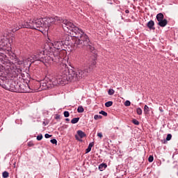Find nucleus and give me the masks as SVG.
<instances>
[{
  "instance_id": "obj_1",
  "label": "nucleus",
  "mask_w": 178,
  "mask_h": 178,
  "mask_svg": "<svg viewBox=\"0 0 178 178\" xmlns=\"http://www.w3.org/2000/svg\"><path fill=\"white\" fill-rule=\"evenodd\" d=\"M67 45H69V40H58L54 41V43L49 42L45 43V49L50 51V52L57 51L61 59L57 63L59 72L56 76L57 83L61 84V86L68 84L70 81H76V80H81V79L87 77L90 72L95 69V65H97L95 57H94L93 58H90L88 67L78 69L76 70L69 69L67 65L63 62V57H62V53H60V51H65V48Z\"/></svg>"
},
{
  "instance_id": "obj_2",
  "label": "nucleus",
  "mask_w": 178,
  "mask_h": 178,
  "mask_svg": "<svg viewBox=\"0 0 178 178\" xmlns=\"http://www.w3.org/2000/svg\"><path fill=\"white\" fill-rule=\"evenodd\" d=\"M60 23H62L64 31L69 33L74 37V47L76 48L86 47V49H89L90 52H94V51H95V48L90 41L88 35H87L83 30L74 26L73 23L67 19H63L59 17L43 18V31H48L51 26L53 24H59Z\"/></svg>"
},
{
  "instance_id": "obj_3",
  "label": "nucleus",
  "mask_w": 178,
  "mask_h": 178,
  "mask_svg": "<svg viewBox=\"0 0 178 178\" xmlns=\"http://www.w3.org/2000/svg\"><path fill=\"white\" fill-rule=\"evenodd\" d=\"M9 56L10 60L4 67L0 65V86H2L3 80L8 79V80H19L22 79L24 80V73L22 72V68L17 67L16 65H23L24 60L19 59L16 56V54L12 51L8 50L7 56Z\"/></svg>"
},
{
  "instance_id": "obj_4",
  "label": "nucleus",
  "mask_w": 178,
  "mask_h": 178,
  "mask_svg": "<svg viewBox=\"0 0 178 178\" xmlns=\"http://www.w3.org/2000/svg\"><path fill=\"white\" fill-rule=\"evenodd\" d=\"M34 60H39L44 63L45 66L48 65H57L62 60L60 56H59V51H51V50L47 51L45 49V43L44 48L42 50H39L35 55L33 56Z\"/></svg>"
},
{
  "instance_id": "obj_5",
  "label": "nucleus",
  "mask_w": 178,
  "mask_h": 178,
  "mask_svg": "<svg viewBox=\"0 0 178 178\" xmlns=\"http://www.w3.org/2000/svg\"><path fill=\"white\" fill-rule=\"evenodd\" d=\"M43 18H39L36 19H28L24 21L23 19H19L13 24L12 32L16 33L17 30L20 29H32L33 30H38V31H43Z\"/></svg>"
},
{
  "instance_id": "obj_6",
  "label": "nucleus",
  "mask_w": 178,
  "mask_h": 178,
  "mask_svg": "<svg viewBox=\"0 0 178 178\" xmlns=\"http://www.w3.org/2000/svg\"><path fill=\"white\" fill-rule=\"evenodd\" d=\"M55 81L54 79H51L49 75H47L44 78V80L41 81L40 85V90H48L49 88V86L48 84L49 83H54Z\"/></svg>"
},
{
  "instance_id": "obj_7",
  "label": "nucleus",
  "mask_w": 178,
  "mask_h": 178,
  "mask_svg": "<svg viewBox=\"0 0 178 178\" xmlns=\"http://www.w3.org/2000/svg\"><path fill=\"white\" fill-rule=\"evenodd\" d=\"M147 26L149 30H155V22L154 20H150L147 22Z\"/></svg>"
},
{
  "instance_id": "obj_8",
  "label": "nucleus",
  "mask_w": 178,
  "mask_h": 178,
  "mask_svg": "<svg viewBox=\"0 0 178 178\" xmlns=\"http://www.w3.org/2000/svg\"><path fill=\"white\" fill-rule=\"evenodd\" d=\"M168 24V19H164L159 21L158 26H160V27H166V25Z\"/></svg>"
},
{
  "instance_id": "obj_9",
  "label": "nucleus",
  "mask_w": 178,
  "mask_h": 178,
  "mask_svg": "<svg viewBox=\"0 0 178 178\" xmlns=\"http://www.w3.org/2000/svg\"><path fill=\"white\" fill-rule=\"evenodd\" d=\"M106 168H108V165L105 163H103L99 165V170H100V172H104Z\"/></svg>"
},
{
  "instance_id": "obj_10",
  "label": "nucleus",
  "mask_w": 178,
  "mask_h": 178,
  "mask_svg": "<svg viewBox=\"0 0 178 178\" xmlns=\"http://www.w3.org/2000/svg\"><path fill=\"white\" fill-rule=\"evenodd\" d=\"M0 49H6V42L3 39L0 41Z\"/></svg>"
},
{
  "instance_id": "obj_11",
  "label": "nucleus",
  "mask_w": 178,
  "mask_h": 178,
  "mask_svg": "<svg viewBox=\"0 0 178 178\" xmlns=\"http://www.w3.org/2000/svg\"><path fill=\"white\" fill-rule=\"evenodd\" d=\"M164 17H165V16L163 15V14L160 13L156 15V19L157 22H160L161 20H163Z\"/></svg>"
},
{
  "instance_id": "obj_12",
  "label": "nucleus",
  "mask_w": 178,
  "mask_h": 178,
  "mask_svg": "<svg viewBox=\"0 0 178 178\" xmlns=\"http://www.w3.org/2000/svg\"><path fill=\"white\" fill-rule=\"evenodd\" d=\"M94 147V142L89 143L88 148L86 150V154H88V152H91V149Z\"/></svg>"
},
{
  "instance_id": "obj_13",
  "label": "nucleus",
  "mask_w": 178,
  "mask_h": 178,
  "mask_svg": "<svg viewBox=\"0 0 178 178\" xmlns=\"http://www.w3.org/2000/svg\"><path fill=\"white\" fill-rule=\"evenodd\" d=\"M77 134L79 136V137H80V138H84V137H86V133L83 132V131L81 130H78L77 131Z\"/></svg>"
},
{
  "instance_id": "obj_14",
  "label": "nucleus",
  "mask_w": 178,
  "mask_h": 178,
  "mask_svg": "<svg viewBox=\"0 0 178 178\" xmlns=\"http://www.w3.org/2000/svg\"><path fill=\"white\" fill-rule=\"evenodd\" d=\"M12 92L24 93V92H33L31 90L23 91L20 90H10Z\"/></svg>"
},
{
  "instance_id": "obj_15",
  "label": "nucleus",
  "mask_w": 178,
  "mask_h": 178,
  "mask_svg": "<svg viewBox=\"0 0 178 178\" xmlns=\"http://www.w3.org/2000/svg\"><path fill=\"white\" fill-rule=\"evenodd\" d=\"M80 120V118H74L71 120V123L72 124H76V123H79V121Z\"/></svg>"
},
{
  "instance_id": "obj_16",
  "label": "nucleus",
  "mask_w": 178,
  "mask_h": 178,
  "mask_svg": "<svg viewBox=\"0 0 178 178\" xmlns=\"http://www.w3.org/2000/svg\"><path fill=\"white\" fill-rule=\"evenodd\" d=\"M144 113L145 115H148L149 113V107L147 105H145L144 106Z\"/></svg>"
},
{
  "instance_id": "obj_17",
  "label": "nucleus",
  "mask_w": 178,
  "mask_h": 178,
  "mask_svg": "<svg viewBox=\"0 0 178 178\" xmlns=\"http://www.w3.org/2000/svg\"><path fill=\"white\" fill-rule=\"evenodd\" d=\"M112 105H113V102H112V101H109V102H107L105 103V106L106 108H109V107L112 106Z\"/></svg>"
},
{
  "instance_id": "obj_18",
  "label": "nucleus",
  "mask_w": 178,
  "mask_h": 178,
  "mask_svg": "<svg viewBox=\"0 0 178 178\" xmlns=\"http://www.w3.org/2000/svg\"><path fill=\"white\" fill-rule=\"evenodd\" d=\"M78 113H83L84 112V108L82 106H79L77 108Z\"/></svg>"
},
{
  "instance_id": "obj_19",
  "label": "nucleus",
  "mask_w": 178,
  "mask_h": 178,
  "mask_svg": "<svg viewBox=\"0 0 178 178\" xmlns=\"http://www.w3.org/2000/svg\"><path fill=\"white\" fill-rule=\"evenodd\" d=\"M3 178H8L9 177V172L8 171H4L2 175Z\"/></svg>"
},
{
  "instance_id": "obj_20",
  "label": "nucleus",
  "mask_w": 178,
  "mask_h": 178,
  "mask_svg": "<svg viewBox=\"0 0 178 178\" xmlns=\"http://www.w3.org/2000/svg\"><path fill=\"white\" fill-rule=\"evenodd\" d=\"M137 115H143V110L141 108H136Z\"/></svg>"
},
{
  "instance_id": "obj_21",
  "label": "nucleus",
  "mask_w": 178,
  "mask_h": 178,
  "mask_svg": "<svg viewBox=\"0 0 178 178\" xmlns=\"http://www.w3.org/2000/svg\"><path fill=\"white\" fill-rule=\"evenodd\" d=\"M132 123H134V124H135L136 126H138L140 124V122H138V120H137L136 119L132 120Z\"/></svg>"
},
{
  "instance_id": "obj_22",
  "label": "nucleus",
  "mask_w": 178,
  "mask_h": 178,
  "mask_svg": "<svg viewBox=\"0 0 178 178\" xmlns=\"http://www.w3.org/2000/svg\"><path fill=\"white\" fill-rule=\"evenodd\" d=\"M99 115H103V116H108V113L102 110L99 111Z\"/></svg>"
},
{
  "instance_id": "obj_23",
  "label": "nucleus",
  "mask_w": 178,
  "mask_h": 178,
  "mask_svg": "<svg viewBox=\"0 0 178 178\" xmlns=\"http://www.w3.org/2000/svg\"><path fill=\"white\" fill-rule=\"evenodd\" d=\"M63 115L65 118H69V116H70L69 111H64Z\"/></svg>"
},
{
  "instance_id": "obj_24",
  "label": "nucleus",
  "mask_w": 178,
  "mask_h": 178,
  "mask_svg": "<svg viewBox=\"0 0 178 178\" xmlns=\"http://www.w3.org/2000/svg\"><path fill=\"white\" fill-rule=\"evenodd\" d=\"M94 119L95 120H98V119H102V115H95Z\"/></svg>"
},
{
  "instance_id": "obj_25",
  "label": "nucleus",
  "mask_w": 178,
  "mask_h": 178,
  "mask_svg": "<svg viewBox=\"0 0 178 178\" xmlns=\"http://www.w3.org/2000/svg\"><path fill=\"white\" fill-rule=\"evenodd\" d=\"M172 140V134H168L166 137V141H170Z\"/></svg>"
},
{
  "instance_id": "obj_26",
  "label": "nucleus",
  "mask_w": 178,
  "mask_h": 178,
  "mask_svg": "<svg viewBox=\"0 0 178 178\" xmlns=\"http://www.w3.org/2000/svg\"><path fill=\"white\" fill-rule=\"evenodd\" d=\"M108 95H113L115 94V90H108Z\"/></svg>"
},
{
  "instance_id": "obj_27",
  "label": "nucleus",
  "mask_w": 178,
  "mask_h": 178,
  "mask_svg": "<svg viewBox=\"0 0 178 178\" xmlns=\"http://www.w3.org/2000/svg\"><path fill=\"white\" fill-rule=\"evenodd\" d=\"M148 161L149 162H154V156H149V158H148Z\"/></svg>"
},
{
  "instance_id": "obj_28",
  "label": "nucleus",
  "mask_w": 178,
  "mask_h": 178,
  "mask_svg": "<svg viewBox=\"0 0 178 178\" xmlns=\"http://www.w3.org/2000/svg\"><path fill=\"white\" fill-rule=\"evenodd\" d=\"M131 104V103L130 101H129V100H127V101L124 102L125 106H130Z\"/></svg>"
},
{
  "instance_id": "obj_29",
  "label": "nucleus",
  "mask_w": 178,
  "mask_h": 178,
  "mask_svg": "<svg viewBox=\"0 0 178 178\" xmlns=\"http://www.w3.org/2000/svg\"><path fill=\"white\" fill-rule=\"evenodd\" d=\"M50 143H51V144H58V140H56V139H51L50 140Z\"/></svg>"
},
{
  "instance_id": "obj_30",
  "label": "nucleus",
  "mask_w": 178,
  "mask_h": 178,
  "mask_svg": "<svg viewBox=\"0 0 178 178\" xmlns=\"http://www.w3.org/2000/svg\"><path fill=\"white\" fill-rule=\"evenodd\" d=\"M37 140L38 141H41V140H42V134L38 135L37 136Z\"/></svg>"
},
{
  "instance_id": "obj_31",
  "label": "nucleus",
  "mask_w": 178,
  "mask_h": 178,
  "mask_svg": "<svg viewBox=\"0 0 178 178\" xmlns=\"http://www.w3.org/2000/svg\"><path fill=\"white\" fill-rule=\"evenodd\" d=\"M44 137H45V138H49L52 137V136H51V135H49V134H44Z\"/></svg>"
},
{
  "instance_id": "obj_32",
  "label": "nucleus",
  "mask_w": 178,
  "mask_h": 178,
  "mask_svg": "<svg viewBox=\"0 0 178 178\" xmlns=\"http://www.w3.org/2000/svg\"><path fill=\"white\" fill-rule=\"evenodd\" d=\"M75 138L76 140H77V141H83V140L80 139V138H79L78 135H75Z\"/></svg>"
},
{
  "instance_id": "obj_33",
  "label": "nucleus",
  "mask_w": 178,
  "mask_h": 178,
  "mask_svg": "<svg viewBox=\"0 0 178 178\" xmlns=\"http://www.w3.org/2000/svg\"><path fill=\"white\" fill-rule=\"evenodd\" d=\"M97 137H99V138H102V132L97 133Z\"/></svg>"
},
{
  "instance_id": "obj_34",
  "label": "nucleus",
  "mask_w": 178,
  "mask_h": 178,
  "mask_svg": "<svg viewBox=\"0 0 178 178\" xmlns=\"http://www.w3.org/2000/svg\"><path fill=\"white\" fill-rule=\"evenodd\" d=\"M55 119H60V115H56Z\"/></svg>"
},
{
  "instance_id": "obj_35",
  "label": "nucleus",
  "mask_w": 178,
  "mask_h": 178,
  "mask_svg": "<svg viewBox=\"0 0 178 178\" xmlns=\"http://www.w3.org/2000/svg\"><path fill=\"white\" fill-rule=\"evenodd\" d=\"M29 147H33V143L30 142L28 143Z\"/></svg>"
},
{
  "instance_id": "obj_36",
  "label": "nucleus",
  "mask_w": 178,
  "mask_h": 178,
  "mask_svg": "<svg viewBox=\"0 0 178 178\" xmlns=\"http://www.w3.org/2000/svg\"><path fill=\"white\" fill-rule=\"evenodd\" d=\"M125 13H130V11L129 10H126Z\"/></svg>"
},
{
  "instance_id": "obj_37",
  "label": "nucleus",
  "mask_w": 178,
  "mask_h": 178,
  "mask_svg": "<svg viewBox=\"0 0 178 178\" xmlns=\"http://www.w3.org/2000/svg\"><path fill=\"white\" fill-rule=\"evenodd\" d=\"M66 122H69L70 120L69 118L65 119Z\"/></svg>"
}]
</instances>
